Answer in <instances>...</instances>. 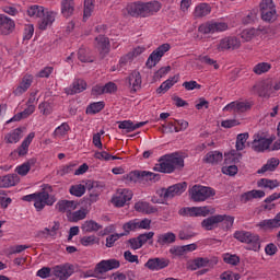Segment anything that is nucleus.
Segmentation results:
<instances>
[{
  "instance_id": "obj_1",
  "label": "nucleus",
  "mask_w": 280,
  "mask_h": 280,
  "mask_svg": "<svg viewBox=\"0 0 280 280\" xmlns=\"http://www.w3.org/2000/svg\"><path fill=\"white\" fill-rule=\"evenodd\" d=\"M161 2L159 1H136L129 2L122 9L124 16H132L133 19H148L154 16L156 12L161 11Z\"/></svg>"
},
{
  "instance_id": "obj_2",
  "label": "nucleus",
  "mask_w": 280,
  "mask_h": 280,
  "mask_svg": "<svg viewBox=\"0 0 280 280\" xmlns=\"http://www.w3.org/2000/svg\"><path fill=\"white\" fill-rule=\"evenodd\" d=\"M24 202H33L36 211H43L46 207H54L56 197L51 195V186L44 185L42 191L22 197Z\"/></svg>"
},
{
  "instance_id": "obj_3",
  "label": "nucleus",
  "mask_w": 280,
  "mask_h": 280,
  "mask_svg": "<svg viewBox=\"0 0 280 280\" xmlns=\"http://www.w3.org/2000/svg\"><path fill=\"white\" fill-rule=\"evenodd\" d=\"M185 160L176 153L171 155H164L159 160L153 167L154 172H161L162 174H172L176 167H184Z\"/></svg>"
},
{
  "instance_id": "obj_4",
  "label": "nucleus",
  "mask_w": 280,
  "mask_h": 280,
  "mask_svg": "<svg viewBox=\"0 0 280 280\" xmlns=\"http://www.w3.org/2000/svg\"><path fill=\"white\" fill-rule=\"evenodd\" d=\"M233 222H235V218L229 214H215L203 219L201 226L205 231H213V229H218V224H223L224 229H231Z\"/></svg>"
},
{
  "instance_id": "obj_5",
  "label": "nucleus",
  "mask_w": 280,
  "mask_h": 280,
  "mask_svg": "<svg viewBox=\"0 0 280 280\" xmlns=\"http://www.w3.org/2000/svg\"><path fill=\"white\" fill-rule=\"evenodd\" d=\"M242 47V40L235 36H225L213 44V51L221 54L222 51H233Z\"/></svg>"
},
{
  "instance_id": "obj_6",
  "label": "nucleus",
  "mask_w": 280,
  "mask_h": 280,
  "mask_svg": "<svg viewBox=\"0 0 280 280\" xmlns=\"http://www.w3.org/2000/svg\"><path fill=\"white\" fill-rule=\"evenodd\" d=\"M189 196L194 202H205L215 196V190L211 187L195 185L189 189Z\"/></svg>"
},
{
  "instance_id": "obj_7",
  "label": "nucleus",
  "mask_w": 280,
  "mask_h": 280,
  "mask_svg": "<svg viewBox=\"0 0 280 280\" xmlns=\"http://www.w3.org/2000/svg\"><path fill=\"white\" fill-rule=\"evenodd\" d=\"M235 240L242 242V244H247L249 250H259L261 248V243L259 242V235L253 234L246 231H237L234 233Z\"/></svg>"
},
{
  "instance_id": "obj_8",
  "label": "nucleus",
  "mask_w": 280,
  "mask_h": 280,
  "mask_svg": "<svg viewBox=\"0 0 280 280\" xmlns=\"http://www.w3.org/2000/svg\"><path fill=\"white\" fill-rule=\"evenodd\" d=\"M228 30L229 23L223 20L208 21L199 26L201 34H222V32H228Z\"/></svg>"
},
{
  "instance_id": "obj_9",
  "label": "nucleus",
  "mask_w": 280,
  "mask_h": 280,
  "mask_svg": "<svg viewBox=\"0 0 280 280\" xmlns=\"http://www.w3.org/2000/svg\"><path fill=\"white\" fill-rule=\"evenodd\" d=\"M259 8L262 21H266L267 23H272V21H277V7L275 5V1L261 0Z\"/></svg>"
},
{
  "instance_id": "obj_10",
  "label": "nucleus",
  "mask_w": 280,
  "mask_h": 280,
  "mask_svg": "<svg viewBox=\"0 0 280 280\" xmlns=\"http://www.w3.org/2000/svg\"><path fill=\"white\" fill-rule=\"evenodd\" d=\"M211 213H215V210L209 206L187 207L179 210V215H187L188 218H207Z\"/></svg>"
},
{
  "instance_id": "obj_11",
  "label": "nucleus",
  "mask_w": 280,
  "mask_h": 280,
  "mask_svg": "<svg viewBox=\"0 0 280 280\" xmlns=\"http://www.w3.org/2000/svg\"><path fill=\"white\" fill-rule=\"evenodd\" d=\"M275 141V138L266 136L264 132H257L254 135L252 148L255 152H266Z\"/></svg>"
},
{
  "instance_id": "obj_12",
  "label": "nucleus",
  "mask_w": 280,
  "mask_h": 280,
  "mask_svg": "<svg viewBox=\"0 0 280 280\" xmlns=\"http://www.w3.org/2000/svg\"><path fill=\"white\" fill-rule=\"evenodd\" d=\"M170 49H172V46L170 44H162L155 50H153L145 62L148 69L156 67V65L161 62V58H163L165 54L170 51Z\"/></svg>"
},
{
  "instance_id": "obj_13",
  "label": "nucleus",
  "mask_w": 280,
  "mask_h": 280,
  "mask_svg": "<svg viewBox=\"0 0 280 280\" xmlns=\"http://www.w3.org/2000/svg\"><path fill=\"white\" fill-rule=\"evenodd\" d=\"M133 196L132 190L128 188H119L112 197V205L118 208L126 207V205L132 200Z\"/></svg>"
},
{
  "instance_id": "obj_14",
  "label": "nucleus",
  "mask_w": 280,
  "mask_h": 280,
  "mask_svg": "<svg viewBox=\"0 0 280 280\" xmlns=\"http://www.w3.org/2000/svg\"><path fill=\"white\" fill-rule=\"evenodd\" d=\"M252 91L260 97H272L276 91H280V81L275 82L273 84H256L253 86Z\"/></svg>"
},
{
  "instance_id": "obj_15",
  "label": "nucleus",
  "mask_w": 280,
  "mask_h": 280,
  "mask_svg": "<svg viewBox=\"0 0 280 280\" xmlns=\"http://www.w3.org/2000/svg\"><path fill=\"white\" fill-rule=\"evenodd\" d=\"M34 102H36V93L31 94L27 108L21 113L15 114L11 119L7 121V124H12V121H21V119H27L30 115H33L34 110H36V106L33 105Z\"/></svg>"
},
{
  "instance_id": "obj_16",
  "label": "nucleus",
  "mask_w": 280,
  "mask_h": 280,
  "mask_svg": "<svg viewBox=\"0 0 280 280\" xmlns=\"http://www.w3.org/2000/svg\"><path fill=\"white\" fill-rule=\"evenodd\" d=\"M34 83V75L26 73L22 77L20 80L18 86L13 90V95L16 97H21L23 93H27L30 91V88Z\"/></svg>"
},
{
  "instance_id": "obj_17",
  "label": "nucleus",
  "mask_w": 280,
  "mask_h": 280,
  "mask_svg": "<svg viewBox=\"0 0 280 280\" xmlns=\"http://www.w3.org/2000/svg\"><path fill=\"white\" fill-rule=\"evenodd\" d=\"M56 16H58L57 12L46 9L42 18H39L40 20L38 21L39 30L45 31L48 30V27H51L56 22Z\"/></svg>"
},
{
  "instance_id": "obj_18",
  "label": "nucleus",
  "mask_w": 280,
  "mask_h": 280,
  "mask_svg": "<svg viewBox=\"0 0 280 280\" xmlns=\"http://www.w3.org/2000/svg\"><path fill=\"white\" fill-rule=\"evenodd\" d=\"M133 208L136 211H138V213H144V215H152V213H159V208L143 200L136 202Z\"/></svg>"
},
{
  "instance_id": "obj_19",
  "label": "nucleus",
  "mask_w": 280,
  "mask_h": 280,
  "mask_svg": "<svg viewBox=\"0 0 280 280\" xmlns=\"http://www.w3.org/2000/svg\"><path fill=\"white\" fill-rule=\"evenodd\" d=\"M186 190H187V183L185 182L178 183L166 188V196L168 200H172V198H176V196H180L185 194Z\"/></svg>"
},
{
  "instance_id": "obj_20",
  "label": "nucleus",
  "mask_w": 280,
  "mask_h": 280,
  "mask_svg": "<svg viewBox=\"0 0 280 280\" xmlns=\"http://www.w3.org/2000/svg\"><path fill=\"white\" fill-rule=\"evenodd\" d=\"M144 266L152 271L163 270V268L170 266V261L164 258H150Z\"/></svg>"
},
{
  "instance_id": "obj_21",
  "label": "nucleus",
  "mask_w": 280,
  "mask_h": 280,
  "mask_svg": "<svg viewBox=\"0 0 280 280\" xmlns=\"http://www.w3.org/2000/svg\"><path fill=\"white\" fill-rule=\"evenodd\" d=\"M211 14V5L207 2L197 4L192 11L194 19H205Z\"/></svg>"
},
{
  "instance_id": "obj_22",
  "label": "nucleus",
  "mask_w": 280,
  "mask_h": 280,
  "mask_svg": "<svg viewBox=\"0 0 280 280\" xmlns=\"http://www.w3.org/2000/svg\"><path fill=\"white\" fill-rule=\"evenodd\" d=\"M78 209V202L69 201V200H61L57 202L56 210L60 211L61 213H73Z\"/></svg>"
},
{
  "instance_id": "obj_23",
  "label": "nucleus",
  "mask_w": 280,
  "mask_h": 280,
  "mask_svg": "<svg viewBox=\"0 0 280 280\" xmlns=\"http://www.w3.org/2000/svg\"><path fill=\"white\" fill-rule=\"evenodd\" d=\"M13 30L14 21L5 15H0V34L8 36V34H12Z\"/></svg>"
},
{
  "instance_id": "obj_24",
  "label": "nucleus",
  "mask_w": 280,
  "mask_h": 280,
  "mask_svg": "<svg viewBox=\"0 0 280 280\" xmlns=\"http://www.w3.org/2000/svg\"><path fill=\"white\" fill-rule=\"evenodd\" d=\"M55 277L61 280H67L71 275H73V268L70 266H57L52 269Z\"/></svg>"
},
{
  "instance_id": "obj_25",
  "label": "nucleus",
  "mask_w": 280,
  "mask_h": 280,
  "mask_svg": "<svg viewBox=\"0 0 280 280\" xmlns=\"http://www.w3.org/2000/svg\"><path fill=\"white\" fill-rule=\"evenodd\" d=\"M142 126H145V121L132 122L131 120H124L118 122L119 130H124V132H135L138 128H142Z\"/></svg>"
},
{
  "instance_id": "obj_26",
  "label": "nucleus",
  "mask_w": 280,
  "mask_h": 280,
  "mask_svg": "<svg viewBox=\"0 0 280 280\" xmlns=\"http://www.w3.org/2000/svg\"><path fill=\"white\" fill-rule=\"evenodd\" d=\"M167 190L166 188H158L155 194L151 197V202L153 205H167Z\"/></svg>"
},
{
  "instance_id": "obj_27",
  "label": "nucleus",
  "mask_w": 280,
  "mask_h": 280,
  "mask_svg": "<svg viewBox=\"0 0 280 280\" xmlns=\"http://www.w3.org/2000/svg\"><path fill=\"white\" fill-rule=\"evenodd\" d=\"M132 176H138L140 178H145V180H150L151 183H158V180H161V175L156 173H152L150 171H136L129 174V177L132 178Z\"/></svg>"
},
{
  "instance_id": "obj_28",
  "label": "nucleus",
  "mask_w": 280,
  "mask_h": 280,
  "mask_svg": "<svg viewBox=\"0 0 280 280\" xmlns=\"http://www.w3.org/2000/svg\"><path fill=\"white\" fill-rule=\"evenodd\" d=\"M21 179L16 174H9L5 176H0V188L14 187Z\"/></svg>"
},
{
  "instance_id": "obj_29",
  "label": "nucleus",
  "mask_w": 280,
  "mask_h": 280,
  "mask_svg": "<svg viewBox=\"0 0 280 280\" xmlns=\"http://www.w3.org/2000/svg\"><path fill=\"white\" fill-rule=\"evenodd\" d=\"M141 73L137 70L128 77V84L132 91H139L141 89Z\"/></svg>"
},
{
  "instance_id": "obj_30",
  "label": "nucleus",
  "mask_w": 280,
  "mask_h": 280,
  "mask_svg": "<svg viewBox=\"0 0 280 280\" xmlns=\"http://www.w3.org/2000/svg\"><path fill=\"white\" fill-rule=\"evenodd\" d=\"M224 155L220 151H210L203 158L205 163H210L211 165H218V163L222 162Z\"/></svg>"
},
{
  "instance_id": "obj_31",
  "label": "nucleus",
  "mask_w": 280,
  "mask_h": 280,
  "mask_svg": "<svg viewBox=\"0 0 280 280\" xmlns=\"http://www.w3.org/2000/svg\"><path fill=\"white\" fill-rule=\"evenodd\" d=\"M23 139V129L16 128L11 132L7 133L4 137L5 143H19Z\"/></svg>"
},
{
  "instance_id": "obj_32",
  "label": "nucleus",
  "mask_w": 280,
  "mask_h": 280,
  "mask_svg": "<svg viewBox=\"0 0 280 280\" xmlns=\"http://www.w3.org/2000/svg\"><path fill=\"white\" fill-rule=\"evenodd\" d=\"M174 242H176V234H174L173 232H167L158 235L156 243L160 246H167L168 244H174Z\"/></svg>"
},
{
  "instance_id": "obj_33",
  "label": "nucleus",
  "mask_w": 280,
  "mask_h": 280,
  "mask_svg": "<svg viewBox=\"0 0 280 280\" xmlns=\"http://www.w3.org/2000/svg\"><path fill=\"white\" fill-rule=\"evenodd\" d=\"M279 159L271 158L267 161L265 165H262L261 168L258 170V174H266V172H275L277 167H279Z\"/></svg>"
},
{
  "instance_id": "obj_34",
  "label": "nucleus",
  "mask_w": 280,
  "mask_h": 280,
  "mask_svg": "<svg viewBox=\"0 0 280 280\" xmlns=\"http://www.w3.org/2000/svg\"><path fill=\"white\" fill-rule=\"evenodd\" d=\"M75 8V3L73 0H61V14L69 19L73 14V10Z\"/></svg>"
},
{
  "instance_id": "obj_35",
  "label": "nucleus",
  "mask_w": 280,
  "mask_h": 280,
  "mask_svg": "<svg viewBox=\"0 0 280 280\" xmlns=\"http://www.w3.org/2000/svg\"><path fill=\"white\" fill-rule=\"evenodd\" d=\"M36 135L34 132L28 133V136L23 140L22 144L19 148V156H25L30 150L32 141H34Z\"/></svg>"
},
{
  "instance_id": "obj_36",
  "label": "nucleus",
  "mask_w": 280,
  "mask_h": 280,
  "mask_svg": "<svg viewBox=\"0 0 280 280\" xmlns=\"http://www.w3.org/2000/svg\"><path fill=\"white\" fill-rule=\"evenodd\" d=\"M102 229V224L93 221L88 220L81 225V230L83 233H97Z\"/></svg>"
},
{
  "instance_id": "obj_37",
  "label": "nucleus",
  "mask_w": 280,
  "mask_h": 280,
  "mask_svg": "<svg viewBox=\"0 0 280 280\" xmlns=\"http://www.w3.org/2000/svg\"><path fill=\"white\" fill-rule=\"evenodd\" d=\"M95 42L98 51H101L102 54H108L110 42L107 39L106 36L100 35L95 38Z\"/></svg>"
},
{
  "instance_id": "obj_38",
  "label": "nucleus",
  "mask_w": 280,
  "mask_h": 280,
  "mask_svg": "<svg viewBox=\"0 0 280 280\" xmlns=\"http://www.w3.org/2000/svg\"><path fill=\"white\" fill-rule=\"evenodd\" d=\"M280 183L277 179H268V178H261L257 182V187H260V189H277L279 187Z\"/></svg>"
},
{
  "instance_id": "obj_39",
  "label": "nucleus",
  "mask_w": 280,
  "mask_h": 280,
  "mask_svg": "<svg viewBox=\"0 0 280 280\" xmlns=\"http://www.w3.org/2000/svg\"><path fill=\"white\" fill-rule=\"evenodd\" d=\"M257 226L262 231H270L272 229H279V221H277L276 217L273 219H266L260 221Z\"/></svg>"
},
{
  "instance_id": "obj_40",
  "label": "nucleus",
  "mask_w": 280,
  "mask_h": 280,
  "mask_svg": "<svg viewBox=\"0 0 280 280\" xmlns=\"http://www.w3.org/2000/svg\"><path fill=\"white\" fill-rule=\"evenodd\" d=\"M82 91H86V81L77 79L73 81L72 89L70 92L68 91V94L73 95L75 93H82Z\"/></svg>"
},
{
  "instance_id": "obj_41",
  "label": "nucleus",
  "mask_w": 280,
  "mask_h": 280,
  "mask_svg": "<svg viewBox=\"0 0 280 280\" xmlns=\"http://www.w3.org/2000/svg\"><path fill=\"white\" fill-rule=\"evenodd\" d=\"M179 78L180 77H178V75H174V77L167 79L166 81H164L158 89V93H167V90L171 89L172 86H174V84H176L178 82Z\"/></svg>"
},
{
  "instance_id": "obj_42",
  "label": "nucleus",
  "mask_w": 280,
  "mask_h": 280,
  "mask_svg": "<svg viewBox=\"0 0 280 280\" xmlns=\"http://www.w3.org/2000/svg\"><path fill=\"white\" fill-rule=\"evenodd\" d=\"M47 9H45V7H40V5H32L28 8L27 10V14L28 16H31L32 19H40L43 18V14H45Z\"/></svg>"
},
{
  "instance_id": "obj_43",
  "label": "nucleus",
  "mask_w": 280,
  "mask_h": 280,
  "mask_svg": "<svg viewBox=\"0 0 280 280\" xmlns=\"http://www.w3.org/2000/svg\"><path fill=\"white\" fill-rule=\"evenodd\" d=\"M69 130H71V127H69V124L62 122L60 126H58L55 129L54 136L57 139H65V137H67V135H69Z\"/></svg>"
},
{
  "instance_id": "obj_44",
  "label": "nucleus",
  "mask_w": 280,
  "mask_h": 280,
  "mask_svg": "<svg viewBox=\"0 0 280 280\" xmlns=\"http://www.w3.org/2000/svg\"><path fill=\"white\" fill-rule=\"evenodd\" d=\"M88 213L89 211L83 208L78 211L70 212L68 214V219L70 220V222H80V220H84V218H86Z\"/></svg>"
},
{
  "instance_id": "obj_45",
  "label": "nucleus",
  "mask_w": 280,
  "mask_h": 280,
  "mask_svg": "<svg viewBox=\"0 0 280 280\" xmlns=\"http://www.w3.org/2000/svg\"><path fill=\"white\" fill-rule=\"evenodd\" d=\"M104 102H94L86 107V115H97L101 110H104Z\"/></svg>"
},
{
  "instance_id": "obj_46",
  "label": "nucleus",
  "mask_w": 280,
  "mask_h": 280,
  "mask_svg": "<svg viewBox=\"0 0 280 280\" xmlns=\"http://www.w3.org/2000/svg\"><path fill=\"white\" fill-rule=\"evenodd\" d=\"M248 132L238 133L236 137V144L235 148L238 152L246 148V142L248 141Z\"/></svg>"
},
{
  "instance_id": "obj_47",
  "label": "nucleus",
  "mask_w": 280,
  "mask_h": 280,
  "mask_svg": "<svg viewBox=\"0 0 280 280\" xmlns=\"http://www.w3.org/2000/svg\"><path fill=\"white\" fill-rule=\"evenodd\" d=\"M108 271H110V269L108 268V264L106 262V260H102L96 265L94 269V275L97 279H102L104 272Z\"/></svg>"
},
{
  "instance_id": "obj_48",
  "label": "nucleus",
  "mask_w": 280,
  "mask_h": 280,
  "mask_svg": "<svg viewBox=\"0 0 280 280\" xmlns=\"http://www.w3.org/2000/svg\"><path fill=\"white\" fill-rule=\"evenodd\" d=\"M69 191L71 196L82 198V195L86 194V186H84V184H75L70 187Z\"/></svg>"
},
{
  "instance_id": "obj_49",
  "label": "nucleus",
  "mask_w": 280,
  "mask_h": 280,
  "mask_svg": "<svg viewBox=\"0 0 280 280\" xmlns=\"http://www.w3.org/2000/svg\"><path fill=\"white\" fill-rule=\"evenodd\" d=\"M95 10V0H84L83 19H90Z\"/></svg>"
},
{
  "instance_id": "obj_50",
  "label": "nucleus",
  "mask_w": 280,
  "mask_h": 280,
  "mask_svg": "<svg viewBox=\"0 0 280 280\" xmlns=\"http://www.w3.org/2000/svg\"><path fill=\"white\" fill-rule=\"evenodd\" d=\"M269 69H272V66L269 62H259L254 66L253 71L256 75H261L268 73Z\"/></svg>"
},
{
  "instance_id": "obj_51",
  "label": "nucleus",
  "mask_w": 280,
  "mask_h": 280,
  "mask_svg": "<svg viewBox=\"0 0 280 280\" xmlns=\"http://www.w3.org/2000/svg\"><path fill=\"white\" fill-rule=\"evenodd\" d=\"M255 36H257V30L255 28H245L241 32L243 43H249Z\"/></svg>"
},
{
  "instance_id": "obj_52",
  "label": "nucleus",
  "mask_w": 280,
  "mask_h": 280,
  "mask_svg": "<svg viewBox=\"0 0 280 280\" xmlns=\"http://www.w3.org/2000/svg\"><path fill=\"white\" fill-rule=\"evenodd\" d=\"M94 159H97L98 161H119L118 156L115 155H110L108 152L106 151H97L94 153Z\"/></svg>"
},
{
  "instance_id": "obj_53",
  "label": "nucleus",
  "mask_w": 280,
  "mask_h": 280,
  "mask_svg": "<svg viewBox=\"0 0 280 280\" xmlns=\"http://www.w3.org/2000/svg\"><path fill=\"white\" fill-rule=\"evenodd\" d=\"M58 231H60V223L59 222H54L52 226L44 229L42 233L44 235H49V237H56L58 235Z\"/></svg>"
},
{
  "instance_id": "obj_54",
  "label": "nucleus",
  "mask_w": 280,
  "mask_h": 280,
  "mask_svg": "<svg viewBox=\"0 0 280 280\" xmlns=\"http://www.w3.org/2000/svg\"><path fill=\"white\" fill-rule=\"evenodd\" d=\"M253 108V103L248 101H236V113H246Z\"/></svg>"
},
{
  "instance_id": "obj_55",
  "label": "nucleus",
  "mask_w": 280,
  "mask_h": 280,
  "mask_svg": "<svg viewBox=\"0 0 280 280\" xmlns=\"http://www.w3.org/2000/svg\"><path fill=\"white\" fill-rule=\"evenodd\" d=\"M31 170H32V162H25L22 165L16 166L15 172H18L20 176H27Z\"/></svg>"
},
{
  "instance_id": "obj_56",
  "label": "nucleus",
  "mask_w": 280,
  "mask_h": 280,
  "mask_svg": "<svg viewBox=\"0 0 280 280\" xmlns=\"http://www.w3.org/2000/svg\"><path fill=\"white\" fill-rule=\"evenodd\" d=\"M38 109L42 115H51L54 113V106L49 102H43L38 105Z\"/></svg>"
},
{
  "instance_id": "obj_57",
  "label": "nucleus",
  "mask_w": 280,
  "mask_h": 280,
  "mask_svg": "<svg viewBox=\"0 0 280 280\" xmlns=\"http://www.w3.org/2000/svg\"><path fill=\"white\" fill-rule=\"evenodd\" d=\"M122 229L125 231V233H122V234H125V235H128V233H130L132 231H139L137 219L131 220V221L125 223L122 225Z\"/></svg>"
},
{
  "instance_id": "obj_58",
  "label": "nucleus",
  "mask_w": 280,
  "mask_h": 280,
  "mask_svg": "<svg viewBox=\"0 0 280 280\" xmlns=\"http://www.w3.org/2000/svg\"><path fill=\"white\" fill-rule=\"evenodd\" d=\"M257 19V10L247 11L244 16L242 18V22L245 25H248V23H253Z\"/></svg>"
},
{
  "instance_id": "obj_59",
  "label": "nucleus",
  "mask_w": 280,
  "mask_h": 280,
  "mask_svg": "<svg viewBox=\"0 0 280 280\" xmlns=\"http://www.w3.org/2000/svg\"><path fill=\"white\" fill-rule=\"evenodd\" d=\"M198 61L202 62L203 65L212 66L214 69H220V65H218V61L213 60L209 56H199Z\"/></svg>"
},
{
  "instance_id": "obj_60",
  "label": "nucleus",
  "mask_w": 280,
  "mask_h": 280,
  "mask_svg": "<svg viewBox=\"0 0 280 280\" xmlns=\"http://www.w3.org/2000/svg\"><path fill=\"white\" fill-rule=\"evenodd\" d=\"M138 238L140 240V244H142V246L144 244H148V242L152 244V240H154V232H145L143 234H140Z\"/></svg>"
},
{
  "instance_id": "obj_61",
  "label": "nucleus",
  "mask_w": 280,
  "mask_h": 280,
  "mask_svg": "<svg viewBox=\"0 0 280 280\" xmlns=\"http://www.w3.org/2000/svg\"><path fill=\"white\" fill-rule=\"evenodd\" d=\"M80 242L82 246H93L97 244V237L95 235L83 236Z\"/></svg>"
},
{
  "instance_id": "obj_62",
  "label": "nucleus",
  "mask_w": 280,
  "mask_h": 280,
  "mask_svg": "<svg viewBox=\"0 0 280 280\" xmlns=\"http://www.w3.org/2000/svg\"><path fill=\"white\" fill-rule=\"evenodd\" d=\"M78 58L81 62H93V59L89 57V51L86 50V48L79 49Z\"/></svg>"
},
{
  "instance_id": "obj_63",
  "label": "nucleus",
  "mask_w": 280,
  "mask_h": 280,
  "mask_svg": "<svg viewBox=\"0 0 280 280\" xmlns=\"http://www.w3.org/2000/svg\"><path fill=\"white\" fill-rule=\"evenodd\" d=\"M238 170L236 165H229V166H223L222 167V173L225 174L226 176H235L237 174Z\"/></svg>"
},
{
  "instance_id": "obj_64",
  "label": "nucleus",
  "mask_w": 280,
  "mask_h": 280,
  "mask_svg": "<svg viewBox=\"0 0 280 280\" xmlns=\"http://www.w3.org/2000/svg\"><path fill=\"white\" fill-rule=\"evenodd\" d=\"M221 280H240V275L232 271H225L221 275Z\"/></svg>"
}]
</instances>
